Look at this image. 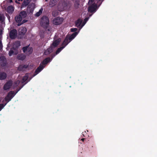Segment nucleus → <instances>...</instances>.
Listing matches in <instances>:
<instances>
[{"instance_id":"nucleus-1","label":"nucleus","mask_w":157,"mask_h":157,"mask_svg":"<svg viewBox=\"0 0 157 157\" xmlns=\"http://www.w3.org/2000/svg\"><path fill=\"white\" fill-rule=\"evenodd\" d=\"M78 33V32H76L73 33L70 36L67 35L63 42L62 45L63 46H65V47L69 43L76 37Z\"/></svg>"},{"instance_id":"nucleus-2","label":"nucleus","mask_w":157,"mask_h":157,"mask_svg":"<svg viewBox=\"0 0 157 157\" xmlns=\"http://www.w3.org/2000/svg\"><path fill=\"white\" fill-rule=\"evenodd\" d=\"M27 15L26 11H21L18 15L16 16L15 18V21L18 23H20L22 19L25 18L26 17Z\"/></svg>"},{"instance_id":"nucleus-3","label":"nucleus","mask_w":157,"mask_h":157,"mask_svg":"<svg viewBox=\"0 0 157 157\" xmlns=\"http://www.w3.org/2000/svg\"><path fill=\"white\" fill-rule=\"evenodd\" d=\"M40 24L44 29H46L48 27L49 21L48 18L45 16H43L41 18Z\"/></svg>"},{"instance_id":"nucleus-4","label":"nucleus","mask_w":157,"mask_h":157,"mask_svg":"<svg viewBox=\"0 0 157 157\" xmlns=\"http://www.w3.org/2000/svg\"><path fill=\"white\" fill-rule=\"evenodd\" d=\"M16 94L13 91H10L8 93L7 95L5 98V101L7 102L6 103L9 102L13 97Z\"/></svg>"},{"instance_id":"nucleus-5","label":"nucleus","mask_w":157,"mask_h":157,"mask_svg":"<svg viewBox=\"0 0 157 157\" xmlns=\"http://www.w3.org/2000/svg\"><path fill=\"white\" fill-rule=\"evenodd\" d=\"M63 21V19L62 18L57 17L54 19L53 22L55 25H58L62 24Z\"/></svg>"},{"instance_id":"nucleus-6","label":"nucleus","mask_w":157,"mask_h":157,"mask_svg":"<svg viewBox=\"0 0 157 157\" xmlns=\"http://www.w3.org/2000/svg\"><path fill=\"white\" fill-rule=\"evenodd\" d=\"M17 32L15 29H13L11 30L9 33L10 38L12 39H15L17 36Z\"/></svg>"},{"instance_id":"nucleus-7","label":"nucleus","mask_w":157,"mask_h":157,"mask_svg":"<svg viewBox=\"0 0 157 157\" xmlns=\"http://www.w3.org/2000/svg\"><path fill=\"white\" fill-rule=\"evenodd\" d=\"M13 81L11 80H9L4 85L3 88L4 90L9 89L12 86Z\"/></svg>"},{"instance_id":"nucleus-8","label":"nucleus","mask_w":157,"mask_h":157,"mask_svg":"<svg viewBox=\"0 0 157 157\" xmlns=\"http://www.w3.org/2000/svg\"><path fill=\"white\" fill-rule=\"evenodd\" d=\"M7 64V60L5 56H2L0 57V64L3 67L5 66Z\"/></svg>"},{"instance_id":"nucleus-9","label":"nucleus","mask_w":157,"mask_h":157,"mask_svg":"<svg viewBox=\"0 0 157 157\" xmlns=\"http://www.w3.org/2000/svg\"><path fill=\"white\" fill-rule=\"evenodd\" d=\"M97 6V4H93L91 5L88 7V11L90 13H92L94 11L95 12Z\"/></svg>"},{"instance_id":"nucleus-10","label":"nucleus","mask_w":157,"mask_h":157,"mask_svg":"<svg viewBox=\"0 0 157 157\" xmlns=\"http://www.w3.org/2000/svg\"><path fill=\"white\" fill-rule=\"evenodd\" d=\"M44 66L42 65H40L36 69L35 73L34 74L33 76H35L38 73H39L44 68Z\"/></svg>"},{"instance_id":"nucleus-11","label":"nucleus","mask_w":157,"mask_h":157,"mask_svg":"<svg viewBox=\"0 0 157 157\" xmlns=\"http://www.w3.org/2000/svg\"><path fill=\"white\" fill-rule=\"evenodd\" d=\"M17 49L14 48H11L9 52V55L10 56H11L13 54L16 55L17 54Z\"/></svg>"},{"instance_id":"nucleus-12","label":"nucleus","mask_w":157,"mask_h":157,"mask_svg":"<svg viewBox=\"0 0 157 157\" xmlns=\"http://www.w3.org/2000/svg\"><path fill=\"white\" fill-rule=\"evenodd\" d=\"M56 55L54 54L53 55V56H52V57L51 59H50V58L49 57H47L45 59H44L43 61L42 62V63L43 65H45L46 64H47L51 60V59H52Z\"/></svg>"},{"instance_id":"nucleus-13","label":"nucleus","mask_w":157,"mask_h":157,"mask_svg":"<svg viewBox=\"0 0 157 157\" xmlns=\"http://www.w3.org/2000/svg\"><path fill=\"white\" fill-rule=\"evenodd\" d=\"M27 31L26 28L25 27L20 28L19 30V33L20 35H24Z\"/></svg>"},{"instance_id":"nucleus-14","label":"nucleus","mask_w":157,"mask_h":157,"mask_svg":"<svg viewBox=\"0 0 157 157\" xmlns=\"http://www.w3.org/2000/svg\"><path fill=\"white\" fill-rule=\"evenodd\" d=\"M14 11V7L12 5L8 6L7 12L10 14H12Z\"/></svg>"},{"instance_id":"nucleus-15","label":"nucleus","mask_w":157,"mask_h":157,"mask_svg":"<svg viewBox=\"0 0 157 157\" xmlns=\"http://www.w3.org/2000/svg\"><path fill=\"white\" fill-rule=\"evenodd\" d=\"M82 22V20L80 19H78L75 22V26L77 27L80 28V29H81V25Z\"/></svg>"},{"instance_id":"nucleus-16","label":"nucleus","mask_w":157,"mask_h":157,"mask_svg":"<svg viewBox=\"0 0 157 157\" xmlns=\"http://www.w3.org/2000/svg\"><path fill=\"white\" fill-rule=\"evenodd\" d=\"M61 41V39L59 38L54 41L53 43L52 44V45L54 47H57Z\"/></svg>"},{"instance_id":"nucleus-17","label":"nucleus","mask_w":157,"mask_h":157,"mask_svg":"<svg viewBox=\"0 0 157 157\" xmlns=\"http://www.w3.org/2000/svg\"><path fill=\"white\" fill-rule=\"evenodd\" d=\"M7 74L4 72H0V80H4L7 77Z\"/></svg>"},{"instance_id":"nucleus-18","label":"nucleus","mask_w":157,"mask_h":157,"mask_svg":"<svg viewBox=\"0 0 157 157\" xmlns=\"http://www.w3.org/2000/svg\"><path fill=\"white\" fill-rule=\"evenodd\" d=\"M29 67V65H20L18 67V69L19 71H24V69L27 68Z\"/></svg>"},{"instance_id":"nucleus-19","label":"nucleus","mask_w":157,"mask_h":157,"mask_svg":"<svg viewBox=\"0 0 157 157\" xmlns=\"http://www.w3.org/2000/svg\"><path fill=\"white\" fill-rule=\"evenodd\" d=\"M53 51V48L52 46L47 49L44 53V54L48 55L49 54Z\"/></svg>"},{"instance_id":"nucleus-20","label":"nucleus","mask_w":157,"mask_h":157,"mask_svg":"<svg viewBox=\"0 0 157 157\" xmlns=\"http://www.w3.org/2000/svg\"><path fill=\"white\" fill-rule=\"evenodd\" d=\"M17 58L19 60H23L25 59L26 56L24 54H21L17 56Z\"/></svg>"},{"instance_id":"nucleus-21","label":"nucleus","mask_w":157,"mask_h":157,"mask_svg":"<svg viewBox=\"0 0 157 157\" xmlns=\"http://www.w3.org/2000/svg\"><path fill=\"white\" fill-rule=\"evenodd\" d=\"M30 2L29 0H24L22 4V6L25 7L28 5Z\"/></svg>"},{"instance_id":"nucleus-22","label":"nucleus","mask_w":157,"mask_h":157,"mask_svg":"<svg viewBox=\"0 0 157 157\" xmlns=\"http://www.w3.org/2000/svg\"><path fill=\"white\" fill-rule=\"evenodd\" d=\"M33 11V9L31 6H29L27 9V11L28 13H32Z\"/></svg>"},{"instance_id":"nucleus-23","label":"nucleus","mask_w":157,"mask_h":157,"mask_svg":"<svg viewBox=\"0 0 157 157\" xmlns=\"http://www.w3.org/2000/svg\"><path fill=\"white\" fill-rule=\"evenodd\" d=\"M29 78V76L28 74H26L24 76L22 79V83H23L27 80Z\"/></svg>"},{"instance_id":"nucleus-24","label":"nucleus","mask_w":157,"mask_h":157,"mask_svg":"<svg viewBox=\"0 0 157 157\" xmlns=\"http://www.w3.org/2000/svg\"><path fill=\"white\" fill-rule=\"evenodd\" d=\"M64 48H65V46H62V47H61L58 48L56 52V55L58 54Z\"/></svg>"},{"instance_id":"nucleus-25","label":"nucleus","mask_w":157,"mask_h":157,"mask_svg":"<svg viewBox=\"0 0 157 157\" xmlns=\"http://www.w3.org/2000/svg\"><path fill=\"white\" fill-rule=\"evenodd\" d=\"M33 51V48L32 47H29L27 49V54L28 55L31 54L32 53Z\"/></svg>"},{"instance_id":"nucleus-26","label":"nucleus","mask_w":157,"mask_h":157,"mask_svg":"<svg viewBox=\"0 0 157 157\" xmlns=\"http://www.w3.org/2000/svg\"><path fill=\"white\" fill-rule=\"evenodd\" d=\"M43 10V9L42 8H41V9H40L39 10V11L36 13L35 15V16L37 17L40 16L42 13Z\"/></svg>"},{"instance_id":"nucleus-27","label":"nucleus","mask_w":157,"mask_h":157,"mask_svg":"<svg viewBox=\"0 0 157 157\" xmlns=\"http://www.w3.org/2000/svg\"><path fill=\"white\" fill-rule=\"evenodd\" d=\"M79 5V2L78 1H76L75 2L74 6L75 9H78Z\"/></svg>"},{"instance_id":"nucleus-28","label":"nucleus","mask_w":157,"mask_h":157,"mask_svg":"<svg viewBox=\"0 0 157 157\" xmlns=\"http://www.w3.org/2000/svg\"><path fill=\"white\" fill-rule=\"evenodd\" d=\"M89 19V17H86L85 18L84 20V21L81 25V28H82V27L84 25L86 24V22L88 21Z\"/></svg>"},{"instance_id":"nucleus-29","label":"nucleus","mask_w":157,"mask_h":157,"mask_svg":"<svg viewBox=\"0 0 157 157\" xmlns=\"http://www.w3.org/2000/svg\"><path fill=\"white\" fill-rule=\"evenodd\" d=\"M29 47V45L27 46L24 47H23L22 48V50L24 53H26V52H27V49L28 48V47Z\"/></svg>"},{"instance_id":"nucleus-30","label":"nucleus","mask_w":157,"mask_h":157,"mask_svg":"<svg viewBox=\"0 0 157 157\" xmlns=\"http://www.w3.org/2000/svg\"><path fill=\"white\" fill-rule=\"evenodd\" d=\"M27 21L28 20H27L24 19L20 23H18L17 25L18 26H20L22 24L27 22Z\"/></svg>"},{"instance_id":"nucleus-31","label":"nucleus","mask_w":157,"mask_h":157,"mask_svg":"<svg viewBox=\"0 0 157 157\" xmlns=\"http://www.w3.org/2000/svg\"><path fill=\"white\" fill-rule=\"evenodd\" d=\"M20 81L19 80H17L14 82V86L17 87L20 84Z\"/></svg>"},{"instance_id":"nucleus-32","label":"nucleus","mask_w":157,"mask_h":157,"mask_svg":"<svg viewBox=\"0 0 157 157\" xmlns=\"http://www.w3.org/2000/svg\"><path fill=\"white\" fill-rule=\"evenodd\" d=\"M7 103H5V104H0V111L6 105Z\"/></svg>"},{"instance_id":"nucleus-33","label":"nucleus","mask_w":157,"mask_h":157,"mask_svg":"<svg viewBox=\"0 0 157 157\" xmlns=\"http://www.w3.org/2000/svg\"><path fill=\"white\" fill-rule=\"evenodd\" d=\"M77 29L76 28H71V32H74V33L76 32V31L77 30Z\"/></svg>"},{"instance_id":"nucleus-34","label":"nucleus","mask_w":157,"mask_h":157,"mask_svg":"<svg viewBox=\"0 0 157 157\" xmlns=\"http://www.w3.org/2000/svg\"><path fill=\"white\" fill-rule=\"evenodd\" d=\"M15 44H15L16 45V46L17 47H19L20 46V43L19 41H17L16 42H15Z\"/></svg>"},{"instance_id":"nucleus-35","label":"nucleus","mask_w":157,"mask_h":157,"mask_svg":"<svg viewBox=\"0 0 157 157\" xmlns=\"http://www.w3.org/2000/svg\"><path fill=\"white\" fill-rule=\"evenodd\" d=\"M95 0H89V1L88 2L89 4H92L94 2Z\"/></svg>"},{"instance_id":"nucleus-36","label":"nucleus","mask_w":157,"mask_h":157,"mask_svg":"<svg viewBox=\"0 0 157 157\" xmlns=\"http://www.w3.org/2000/svg\"><path fill=\"white\" fill-rule=\"evenodd\" d=\"M2 42L0 40V50L2 49Z\"/></svg>"},{"instance_id":"nucleus-37","label":"nucleus","mask_w":157,"mask_h":157,"mask_svg":"<svg viewBox=\"0 0 157 157\" xmlns=\"http://www.w3.org/2000/svg\"><path fill=\"white\" fill-rule=\"evenodd\" d=\"M3 29H0V35H2V32H3Z\"/></svg>"},{"instance_id":"nucleus-38","label":"nucleus","mask_w":157,"mask_h":157,"mask_svg":"<svg viewBox=\"0 0 157 157\" xmlns=\"http://www.w3.org/2000/svg\"><path fill=\"white\" fill-rule=\"evenodd\" d=\"M23 85L22 86H21V87H19L17 90L16 92V93H17L23 87Z\"/></svg>"},{"instance_id":"nucleus-39","label":"nucleus","mask_w":157,"mask_h":157,"mask_svg":"<svg viewBox=\"0 0 157 157\" xmlns=\"http://www.w3.org/2000/svg\"><path fill=\"white\" fill-rule=\"evenodd\" d=\"M52 15L53 16H54V17H55L56 16V15L55 14V12H53L52 13Z\"/></svg>"},{"instance_id":"nucleus-40","label":"nucleus","mask_w":157,"mask_h":157,"mask_svg":"<svg viewBox=\"0 0 157 157\" xmlns=\"http://www.w3.org/2000/svg\"><path fill=\"white\" fill-rule=\"evenodd\" d=\"M85 138H82L81 139V140L82 141V142H84V140H85Z\"/></svg>"},{"instance_id":"nucleus-41","label":"nucleus","mask_w":157,"mask_h":157,"mask_svg":"<svg viewBox=\"0 0 157 157\" xmlns=\"http://www.w3.org/2000/svg\"><path fill=\"white\" fill-rule=\"evenodd\" d=\"M9 0V2L10 3L12 2H13V0Z\"/></svg>"},{"instance_id":"nucleus-42","label":"nucleus","mask_w":157,"mask_h":157,"mask_svg":"<svg viewBox=\"0 0 157 157\" xmlns=\"http://www.w3.org/2000/svg\"><path fill=\"white\" fill-rule=\"evenodd\" d=\"M15 2L17 3H19L17 1V0H16L15 1Z\"/></svg>"},{"instance_id":"nucleus-43","label":"nucleus","mask_w":157,"mask_h":157,"mask_svg":"<svg viewBox=\"0 0 157 157\" xmlns=\"http://www.w3.org/2000/svg\"><path fill=\"white\" fill-rule=\"evenodd\" d=\"M2 17L1 16H0V21L2 20Z\"/></svg>"},{"instance_id":"nucleus-44","label":"nucleus","mask_w":157,"mask_h":157,"mask_svg":"<svg viewBox=\"0 0 157 157\" xmlns=\"http://www.w3.org/2000/svg\"><path fill=\"white\" fill-rule=\"evenodd\" d=\"M18 1H22L23 0H18Z\"/></svg>"},{"instance_id":"nucleus-45","label":"nucleus","mask_w":157,"mask_h":157,"mask_svg":"<svg viewBox=\"0 0 157 157\" xmlns=\"http://www.w3.org/2000/svg\"><path fill=\"white\" fill-rule=\"evenodd\" d=\"M48 31H50V30H49V29H48Z\"/></svg>"}]
</instances>
